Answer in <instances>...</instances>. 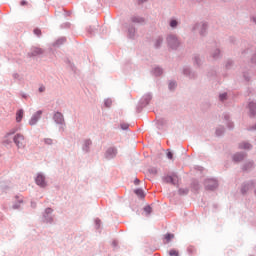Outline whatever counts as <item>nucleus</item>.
<instances>
[{
    "instance_id": "1",
    "label": "nucleus",
    "mask_w": 256,
    "mask_h": 256,
    "mask_svg": "<svg viewBox=\"0 0 256 256\" xmlns=\"http://www.w3.org/2000/svg\"><path fill=\"white\" fill-rule=\"evenodd\" d=\"M151 99H153V94L151 93H146L144 94L141 99L138 102V105L136 106V112L141 113L149 103H151Z\"/></svg>"
},
{
    "instance_id": "2",
    "label": "nucleus",
    "mask_w": 256,
    "mask_h": 256,
    "mask_svg": "<svg viewBox=\"0 0 256 256\" xmlns=\"http://www.w3.org/2000/svg\"><path fill=\"white\" fill-rule=\"evenodd\" d=\"M53 121L56 123V125H59V131H65V116H63V113L57 111L53 115Z\"/></svg>"
},
{
    "instance_id": "3",
    "label": "nucleus",
    "mask_w": 256,
    "mask_h": 256,
    "mask_svg": "<svg viewBox=\"0 0 256 256\" xmlns=\"http://www.w3.org/2000/svg\"><path fill=\"white\" fill-rule=\"evenodd\" d=\"M53 221V209L48 207L42 213V223L53 225Z\"/></svg>"
},
{
    "instance_id": "4",
    "label": "nucleus",
    "mask_w": 256,
    "mask_h": 256,
    "mask_svg": "<svg viewBox=\"0 0 256 256\" xmlns=\"http://www.w3.org/2000/svg\"><path fill=\"white\" fill-rule=\"evenodd\" d=\"M204 187L206 191H215L219 187V182L215 178H207L204 181Z\"/></svg>"
},
{
    "instance_id": "5",
    "label": "nucleus",
    "mask_w": 256,
    "mask_h": 256,
    "mask_svg": "<svg viewBox=\"0 0 256 256\" xmlns=\"http://www.w3.org/2000/svg\"><path fill=\"white\" fill-rule=\"evenodd\" d=\"M197 29H200L199 35L201 37H205V35H207V29H209V25L207 22L196 23L193 26L192 31H197Z\"/></svg>"
},
{
    "instance_id": "6",
    "label": "nucleus",
    "mask_w": 256,
    "mask_h": 256,
    "mask_svg": "<svg viewBox=\"0 0 256 256\" xmlns=\"http://www.w3.org/2000/svg\"><path fill=\"white\" fill-rule=\"evenodd\" d=\"M167 43H168V47L174 50L178 49L180 45L179 39L175 34H170L167 36Z\"/></svg>"
},
{
    "instance_id": "7",
    "label": "nucleus",
    "mask_w": 256,
    "mask_h": 256,
    "mask_svg": "<svg viewBox=\"0 0 256 256\" xmlns=\"http://www.w3.org/2000/svg\"><path fill=\"white\" fill-rule=\"evenodd\" d=\"M35 183L38 187H40V189H45V187H47V178L43 172L37 173Z\"/></svg>"
},
{
    "instance_id": "8",
    "label": "nucleus",
    "mask_w": 256,
    "mask_h": 256,
    "mask_svg": "<svg viewBox=\"0 0 256 256\" xmlns=\"http://www.w3.org/2000/svg\"><path fill=\"white\" fill-rule=\"evenodd\" d=\"M117 153H119L117 147L111 146L108 149H106L104 157L107 161H111L112 159H115V157H117Z\"/></svg>"
},
{
    "instance_id": "9",
    "label": "nucleus",
    "mask_w": 256,
    "mask_h": 256,
    "mask_svg": "<svg viewBox=\"0 0 256 256\" xmlns=\"http://www.w3.org/2000/svg\"><path fill=\"white\" fill-rule=\"evenodd\" d=\"M13 142L15 143L17 149H25V136L22 134H16L13 137Z\"/></svg>"
},
{
    "instance_id": "10",
    "label": "nucleus",
    "mask_w": 256,
    "mask_h": 256,
    "mask_svg": "<svg viewBox=\"0 0 256 256\" xmlns=\"http://www.w3.org/2000/svg\"><path fill=\"white\" fill-rule=\"evenodd\" d=\"M41 117H43V110L36 111L29 119V125L31 127H34V125H37V123H39Z\"/></svg>"
},
{
    "instance_id": "11",
    "label": "nucleus",
    "mask_w": 256,
    "mask_h": 256,
    "mask_svg": "<svg viewBox=\"0 0 256 256\" xmlns=\"http://www.w3.org/2000/svg\"><path fill=\"white\" fill-rule=\"evenodd\" d=\"M164 183H170L171 185H177L179 177L177 174L173 173L172 175H167L162 177Z\"/></svg>"
},
{
    "instance_id": "12",
    "label": "nucleus",
    "mask_w": 256,
    "mask_h": 256,
    "mask_svg": "<svg viewBox=\"0 0 256 256\" xmlns=\"http://www.w3.org/2000/svg\"><path fill=\"white\" fill-rule=\"evenodd\" d=\"M182 73L185 77H188V79H197V72L191 70L189 66H184Z\"/></svg>"
},
{
    "instance_id": "13",
    "label": "nucleus",
    "mask_w": 256,
    "mask_h": 256,
    "mask_svg": "<svg viewBox=\"0 0 256 256\" xmlns=\"http://www.w3.org/2000/svg\"><path fill=\"white\" fill-rule=\"evenodd\" d=\"M93 146V141L91 139H85L82 143L83 153H91V147Z\"/></svg>"
},
{
    "instance_id": "14",
    "label": "nucleus",
    "mask_w": 256,
    "mask_h": 256,
    "mask_svg": "<svg viewBox=\"0 0 256 256\" xmlns=\"http://www.w3.org/2000/svg\"><path fill=\"white\" fill-rule=\"evenodd\" d=\"M245 157H247V153L237 152L232 156V161H234V163H241V161L245 160Z\"/></svg>"
},
{
    "instance_id": "15",
    "label": "nucleus",
    "mask_w": 256,
    "mask_h": 256,
    "mask_svg": "<svg viewBox=\"0 0 256 256\" xmlns=\"http://www.w3.org/2000/svg\"><path fill=\"white\" fill-rule=\"evenodd\" d=\"M251 187H255V181L252 180L247 183H244L241 187L242 195H247V192L249 191V189H251Z\"/></svg>"
},
{
    "instance_id": "16",
    "label": "nucleus",
    "mask_w": 256,
    "mask_h": 256,
    "mask_svg": "<svg viewBox=\"0 0 256 256\" xmlns=\"http://www.w3.org/2000/svg\"><path fill=\"white\" fill-rule=\"evenodd\" d=\"M38 55H43V49L39 47H32L28 52V57H37Z\"/></svg>"
},
{
    "instance_id": "17",
    "label": "nucleus",
    "mask_w": 256,
    "mask_h": 256,
    "mask_svg": "<svg viewBox=\"0 0 256 256\" xmlns=\"http://www.w3.org/2000/svg\"><path fill=\"white\" fill-rule=\"evenodd\" d=\"M224 117V121H226V125L228 127V129H234L235 125L233 124V122H231V116L229 115V113H224L223 114Z\"/></svg>"
},
{
    "instance_id": "18",
    "label": "nucleus",
    "mask_w": 256,
    "mask_h": 256,
    "mask_svg": "<svg viewBox=\"0 0 256 256\" xmlns=\"http://www.w3.org/2000/svg\"><path fill=\"white\" fill-rule=\"evenodd\" d=\"M248 109H249L250 117H255V115H256V103L255 102H249Z\"/></svg>"
},
{
    "instance_id": "19",
    "label": "nucleus",
    "mask_w": 256,
    "mask_h": 256,
    "mask_svg": "<svg viewBox=\"0 0 256 256\" xmlns=\"http://www.w3.org/2000/svg\"><path fill=\"white\" fill-rule=\"evenodd\" d=\"M137 30L135 29V26L133 24H130L128 26V38L129 39H135V33Z\"/></svg>"
},
{
    "instance_id": "20",
    "label": "nucleus",
    "mask_w": 256,
    "mask_h": 256,
    "mask_svg": "<svg viewBox=\"0 0 256 256\" xmlns=\"http://www.w3.org/2000/svg\"><path fill=\"white\" fill-rule=\"evenodd\" d=\"M253 167H255V162L248 161L243 164L242 171H251V169H253Z\"/></svg>"
},
{
    "instance_id": "21",
    "label": "nucleus",
    "mask_w": 256,
    "mask_h": 256,
    "mask_svg": "<svg viewBox=\"0 0 256 256\" xmlns=\"http://www.w3.org/2000/svg\"><path fill=\"white\" fill-rule=\"evenodd\" d=\"M130 20L132 23H138L139 25H143V23H145V18L141 16H132Z\"/></svg>"
},
{
    "instance_id": "22",
    "label": "nucleus",
    "mask_w": 256,
    "mask_h": 256,
    "mask_svg": "<svg viewBox=\"0 0 256 256\" xmlns=\"http://www.w3.org/2000/svg\"><path fill=\"white\" fill-rule=\"evenodd\" d=\"M167 125V120L165 118H160L156 121L157 129H163Z\"/></svg>"
},
{
    "instance_id": "23",
    "label": "nucleus",
    "mask_w": 256,
    "mask_h": 256,
    "mask_svg": "<svg viewBox=\"0 0 256 256\" xmlns=\"http://www.w3.org/2000/svg\"><path fill=\"white\" fill-rule=\"evenodd\" d=\"M66 41V37H60L53 43V47H61V45H63Z\"/></svg>"
},
{
    "instance_id": "24",
    "label": "nucleus",
    "mask_w": 256,
    "mask_h": 256,
    "mask_svg": "<svg viewBox=\"0 0 256 256\" xmlns=\"http://www.w3.org/2000/svg\"><path fill=\"white\" fill-rule=\"evenodd\" d=\"M23 115H24L23 109H19V110L16 112V122H17V123H21V121H23Z\"/></svg>"
},
{
    "instance_id": "25",
    "label": "nucleus",
    "mask_w": 256,
    "mask_h": 256,
    "mask_svg": "<svg viewBox=\"0 0 256 256\" xmlns=\"http://www.w3.org/2000/svg\"><path fill=\"white\" fill-rule=\"evenodd\" d=\"M152 74H153L155 77H160V75H163V68H161V67H155V68L152 70Z\"/></svg>"
},
{
    "instance_id": "26",
    "label": "nucleus",
    "mask_w": 256,
    "mask_h": 256,
    "mask_svg": "<svg viewBox=\"0 0 256 256\" xmlns=\"http://www.w3.org/2000/svg\"><path fill=\"white\" fill-rule=\"evenodd\" d=\"M239 149H253V145L249 142H241L238 146Z\"/></svg>"
},
{
    "instance_id": "27",
    "label": "nucleus",
    "mask_w": 256,
    "mask_h": 256,
    "mask_svg": "<svg viewBox=\"0 0 256 256\" xmlns=\"http://www.w3.org/2000/svg\"><path fill=\"white\" fill-rule=\"evenodd\" d=\"M191 189L192 191H199V189H201V185L199 184V181L193 180L191 183Z\"/></svg>"
},
{
    "instance_id": "28",
    "label": "nucleus",
    "mask_w": 256,
    "mask_h": 256,
    "mask_svg": "<svg viewBox=\"0 0 256 256\" xmlns=\"http://www.w3.org/2000/svg\"><path fill=\"white\" fill-rule=\"evenodd\" d=\"M169 25H170L171 29H177V27L179 26V21L175 18H171Z\"/></svg>"
},
{
    "instance_id": "29",
    "label": "nucleus",
    "mask_w": 256,
    "mask_h": 256,
    "mask_svg": "<svg viewBox=\"0 0 256 256\" xmlns=\"http://www.w3.org/2000/svg\"><path fill=\"white\" fill-rule=\"evenodd\" d=\"M134 193L135 195L140 197V199H145V191H143V189L137 188L136 190H134Z\"/></svg>"
},
{
    "instance_id": "30",
    "label": "nucleus",
    "mask_w": 256,
    "mask_h": 256,
    "mask_svg": "<svg viewBox=\"0 0 256 256\" xmlns=\"http://www.w3.org/2000/svg\"><path fill=\"white\" fill-rule=\"evenodd\" d=\"M161 45H163V37L159 36L155 41L154 47L155 49H159Z\"/></svg>"
},
{
    "instance_id": "31",
    "label": "nucleus",
    "mask_w": 256,
    "mask_h": 256,
    "mask_svg": "<svg viewBox=\"0 0 256 256\" xmlns=\"http://www.w3.org/2000/svg\"><path fill=\"white\" fill-rule=\"evenodd\" d=\"M212 57L214 59H219V57H221V50L219 48H216L212 53H211Z\"/></svg>"
},
{
    "instance_id": "32",
    "label": "nucleus",
    "mask_w": 256,
    "mask_h": 256,
    "mask_svg": "<svg viewBox=\"0 0 256 256\" xmlns=\"http://www.w3.org/2000/svg\"><path fill=\"white\" fill-rule=\"evenodd\" d=\"M216 137H221V135H223V133H225V127L224 126H220L218 128H216Z\"/></svg>"
},
{
    "instance_id": "33",
    "label": "nucleus",
    "mask_w": 256,
    "mask_h": 256,
    "mask_svg": "<svg viewBox=\"0 0 256 256\" xmlns=\"http://www.w3.org/2000/svg\"><path fill=\"white\" fill-rule=\"evenodd\" d=\"M87 33L90 35V37H93L97 33V29L93 26H90L87 28Z\"/></svg>"
},
{
    "instance_id": "34",
    "label": "nucleus",
    "mask_w": 256,
    "mask_h": 256,
    "mask_svg": "<svg viewBox=\"0 0 256 256\" xmlns=\"http://www.w3.org/2000/svg\"><path fill=\"white\" fill-rule=\"evenodd\" d=\"M169 91H175L177 88V82L176 81H170L168 84Z\"/></svg>"
},
{
    "instance_id": "35",
    "label": "nucleus",
    "mask_w": 256,
    "mask_h": 256,
    "mask_svg": "<svg viewBox=\"0 0 256 256\" xmlns=\"http://www.w3.org/2000/svg\"><path fill=\"white\" fill-rule=\"evenodd\" d=\"M235 65V62L231 59H228L225 64V69L229 70Z\"/></svg>"
},
{
    "instance_id": "36",
    "label": "nucleus",
    "mask_w": 256,
    "mask_h": 256,
    "mask_svg": "<svg viewBox=\"0 0 256 256\" xmlns=\"http://www.w3.org/2000/svg\"><path fill=\"white\" fill-rule=\"evenodd\" d=\"M193 59H194V65H197V67H201V57L196 54Z\"/></svg>"
},
{
    "instance_id": "37",
    "label": "nucleus",
    "mask_w": 256,
    "mask_h": 256,
    "mask_svg": "<svg viewBox=\"0 0 256 256\" xmlns=\"http://www.w3.org/2000/svg\"><path fill=\"white\" fill-rule=\"evenodd\" d=\"M153 211V208H151L150 205H146L144 207V213H146V215H151V212Z\"/></svg>"
},
{
    "instance_id": "38",
    "label": "nucleus",
    "mask_w": 256,
    "mask_h": 256,
    "mask_svg": "<svg viewBox=\"0 0 256 256\" xmlns=\"http://www.w3.org/2000/svg\"><path fill=\"white\" fill-rule=\"evenodd\" d=\"M178 193H179V195H188L189 194V189H187V188H180Z\"/></svg>"
},
{
    "instance_id": "39",
    "label": "nucleus",
    "mask_w": 256,
    "mask_h": 256,
    "mask_svg": "<svg viewBox=\"0 0 256 256\" xmlns=\"http://www.w3.org/2000/svg\"><path fill=\"white\" fill-rule=\"evenodd\" d=\"M21 203H23V199H19L18 202H16L15 204H13L12 208H13V209H20Z\"/></svg>"
},
{
    "instance_id": "40",
    "label": "nucleus",
    "mask_w": 256,
    "mask_h": 256,
    "mask_svg": "<svg viewBox=\"0 0 256 256\" xmlns=\"http://www.w3.org/2000/svg\"><path fill=\"white\" fill-rule=\"evenodd\" d=\"M219 101L223 103V101H227V92H224L219 95Z\"/></svg>"
},
{
    "instance_id": "41",
    "label": "nucleus",
    "mask_w": 256,
    "mask_h": 256,
    "mask_svg": "<svg viewBox=\"0 0 256 256\" xmlns=\"http://www.w3.org/2000/svg\"><path fill=\"white\" fill-rule=\"evenodd\" d=\"M104 105L105 107H111V105H113V100H111L110 98L105 99Z\"/></svg>"
},
{
    "instance_id": "42",
    "label": "nucleus",
    "mask_w": 256,
    "mask_h": 256,
    "mask_svg": "<svg viewBox=\"0 0 256 256\" xmlns=\"http://www.w3.org/2000/svg\"><path fill=\"white\" fill-rule=\"evenodd\" d=\"M173 237H175L174 234L167 233V234L164 236V239H166L167 243H169V241H171V239H173Z\"/></svg>"
},
{
    "instance_id": "43",
    "label": "nucleus",
    "mask_w": 256,
    "mask_h": 256,
    "mask_svg": "<svg viewBox=\"0 0 256 256\" xmlns=\"http://www.w3.org/2000/svg\"><path fill=\"white\" fill-rule=\"evenodd\" d=\"M148 171L150 175H157L158 173V170L155 167L150 168Z\"/></svg>"
},
{
    "instance_id": "44",
    "label": "nucleus",
    "mask_w": 256,
    "mask_h": 256,
    "mask_svg": "<svg viewBox=\"0 0 256 256\" xmlns=\"http://www.w3.org/2000/svg\"><path fill=\"white\" fill-rule=\"evenodd\" d=\"M95 228L100 229L101 228V219L96 218L95 219Z\"/></svg>"
},
{
    "instance_id": "45",
    "label": "nucleus",
    "mask_w": 256,
    "mask_h": 256,
    "mask_svg": "<svg viewBox=\"0 0 256 256\" xmlns=\"http://www.w3.org/2000/svg\"><path fill=\"white\" fill-rule=\"evenodd\" d=\"M120 128L122 129V131H127L129 129V124L122 123L120 124Z\"/></svg>"
},
{
    "instance_id": "46",
    "label": "nucleus",
    "mask_w": 256,
    "mask_h": 256,
    "mask_svg": "<svg viewBox=\"0 0 256 256\" xmlns=\"http://www.w3.org/2000/svg\"><path fill=\"white\" fill-rule=\"evenodd\" d=\"M169 255L170 256H179V251L175 250V249H171L169 251Z\"/></svg>"
},
{
    "instance_id": "47",
    "label": "nucleus",
    "mask_w": 256,
    "mask_h": 256,
    "mask_svg": "<svg viewBox=\"0 0 256 256\" xmlns=\"http://www.w3.org/2000/svg\"><path fill=\"white\" fill-rule=\"evenodd\" d=\"M45 145H53V139L51 138H44Z\"/></svg>"
},
{
    "instance_id": "48",
    "label": "nucleus",
    "mask_w": 256,
    "mask_h": 256,
    "mask_svg": "<svg viewBox=\"0 0 256 256\" xmlns=\"http://www.w3.org/2000/svg\"><path fill=\"white\" fill-rule=\"evenodd\" d=\"M34 35H37V37H41V29L35 28L34 29Z\"/></svg>"
},
{
    "instance_id": "49",
    "label": "nucleus",
    "mask_w": 256,
    "mask_h": 256,
    "mask_svg": "<svg viewBox=\"0 0 256 256\" xmlns=\"http://www.w3.org/2000/svg\"><path fill=\"white\" fill-rule=\"evenodd\" d=\"M68 64L70 65V69L75 73L77 71V68L75 67V64L71 63V61L68 60Z\"/></svg>"
},
{
    "instance_id": "50",
    "label": "nucleus",
    "mask_w": 256,
    "mask_h": 256,
    "mask_svg": "<svg viewBox=\"0 0 256 256\" xmlns=\"http://www.w3.org/2000/svg\"><path fill=\"white\" fill-rule=\"evenodd\" d=\"M68 27H71V23H69V22H66L61 25V29H68Z\"/></svg>"
},
{
    "instance_id": "51",
    "label": "nucleus",
    "mask_w": 256,
    "mask_h": 256,
    "mask_svg": "<svg viewBox=\"0 0 256 256\" xmlns=\"http://www.w3.org/2000/svg\"><path fill=\"white\" fill-rule=\"evenodd\" d=\"M193 251H195V249L193 248V246H190L187 248V253L188 255H193Z\"/></svg>"
},
{
    "instance_id": "52",
    "label": "nucleus",
    "mask_w": 256,
    "mask_h": 256,
    "mask_svg": "<svg viewBox=\"0 0 256 256\" xmlns=\"http://www.w3.org/2000/svg\"><path fill=\"white\" fill-rule=\"evenodd\" d=\"M11 140H9V139H6V140H4L3 141V145H5V147H7V145H11Z\"/></svg>"
},
{
    "instance_id": "53",
    "label": "nucleus",
    "mask_w": 256,
    "mask_h": 256,
    "mask_svg": "<svg viewBox=\"0 0 256 256\" xmlns=\"http://www.w3.org/2000/svg\"><path fill=\"white\" fill-rule=\"evenodd\" d=\"M38 91H39V93H44V91H45V86H44V85H41V86L38 88Z\"/></svg>"
},
{
    "instance_id": "54",
    "label": "nucleus",
    "mask_w": 256,
    "mask_h": 256,
    "mask_svg": "<svg viewBox=\"0 0 256 256\" xmlns=\"http://www.w3.org/2000/svg\"><path fill=\"white\" fill-rule=\"evenodd\" d=\"M21 97L23 98V99H29V94H27V93H21Z\"/></svg>"
},
{
    "instance_id": "55",
    "label": "nucleus",
    "mask_w": 256,
    "mask_h": 256,
    "mask_svg": "<svg viewBox=\"0 0 256 256\" xmlns=\"http://www.w3.org/2000/svg\"><path fill=\"white\" fill-rule=\"evenodd\" d=\"M167 158L173 159V152H171V151L167 152Z\"/></svg>"
},
{
    "instance_id": "56",
    "label": "nucleus",
    "mask_w": 256,
    "mask_h": 256,
    "mask_svg": "<svg viewBox=\"0 0 256 256\" xmlns=\"http://www.w3.org/2000/svg\"><path fill=\"white\" fill-rule=\"evenodd\" d=\"M248 131H256V124L248 128Z\"/></svg>"
},
{
    "instance_id": "57",
    "label": "nucleus",
    "mask_w": 256,
    "mask_h": 256,
    "mask_svg": "<svg viewBox=\"0 0 256 256\" xmlns=\"http://www.w3.org/2000/svg\"><path fill=\"white\" fill-rule=\"evenodd\" d=\"M143 3H147V0H138V5H143Z\"/></svg>"
},
{
    "instance_id": "58",
    "label": "nucleus",
    "mask_w": 256,
    "mask_h": 256,
    "mask_svg": "<svg viewBox=\"0 0 256 256\" xmlns=\"http://www.w3.org/2000/svg\"><path fill=\"white\" fill-rule=\"evenodd\" d=\"M139 183H141V181H140L138 178H136V179L134 180V185H139Z\"/></svg>"
},
{
    "instance_id": "59",
    "label": "nucleus",
    "mask_w": 256,
    "mask_h": 256,
    "mask_svg": "<svg viewBox=\"0 0 256 256\" xmlns=\"http://www.w3.org/2000/svg\"><path fill=\"white\" fill-rule=\"evenodd\" d=\"M13 78H14V79H19V73H14V74H13Z\"/></svg>"
},
{
    "instance_id": "60",
    "label": "nucleus",
    "mask_w": 256,
    "mask_h": 256,
    "mask_svg": "<svg viewBox=\"0 0 256 256\" xmlns=\"http://www.w3.org/2000/svg\"><path fill=\"white\" fill-rule=\"evenodd\" d=\"M20 4H21L22 6L27 5V1L22 0V1L20 2Z\"/></svg>"
},
{
    "instance_id": "61",
    "label": "nucleus",
    "mask_w": 256,
    "mask_h": 256,
    "mask_svg": "<svg viewBox=\"0 0 256 256\" xmlns=\"http://www.w3.org/2000/svg\"><path fill=\"white\" fill-rule=\"evenodd\" d=\"M244 79H245V81H249L250 78H249V76L244 74Z\"/></svg>"
},
{
    "instance_id": "62",
    "label": "nucleus",
    "mask_w": 256,
    "mask_h": 256,
    "mask_svg": "<svg viewBox=\"0 0 256 256\" xmlns=\"http://www.w3.org/2000/svg\"><path fill=\"white\" fill-rule=\"evenodd\" d=\"M8 135H15V130L10 131Z\"/></svg>"
},
{
    "instance_id": "63",
    "label": "nucleus",
    "mask_w": 256,
    "mask_h": 256,
    "mask_svg": "<svg viewBox=\"0 0 256 256\" xmlns=\"http://www.w3.org/2000/svg\"><path fill=\"white\" fill-rule=\"evenodd\" d=\"M113 247H117V241L112 242Z\"/></svg>"
},
{
    "instance_id": "64",
    "label": "nucleus",
    "mask_w": 256,
    "mask_h": 256,
    "mask_svg": "<svg viewBox=\"0 0 256 256\" xmlns=\"http://www.w3.org/2000/svg\"><path fill=\"white\" fill-rule=\"evenodd\" d=\"M252 21L255 23L256 25V16L252 17Z\"/></svg>"
}]
</instances>
